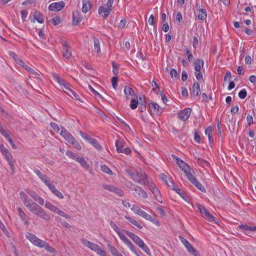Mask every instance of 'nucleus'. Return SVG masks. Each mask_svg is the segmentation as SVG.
I'll return each mask as SVG.
<instances>
[{"mask_svg":"<svg viewBox=\"0 0 256 256\" xmlns=\"http://www.w3.org/2000/svg\"><path fill=\"white\" fill-rule=\"evenodd\" d=\"M26 236L34 246L40 248H44L46 250L52 254L56 252L55 249L50 246L46 242L38 238L34 234L28 232L26 234Z\"/></svg>","mask_w":256,"mask_h":256,"instance_id":"nucleus-1","label":"nucleus"},{"mask_svg":"<svg viewBox=\"0 0 256 256\" xmlns=\"http://www.w3.org/2000/svg\"><path fill=\"white\" fill-rule=\"evenodd\" d=\"M28 209L34 214L45 221L50 220V216L36 202H34L33 204H32L28 208Z\"/></svg>","mask_w":256,"mask_h":256,"instance_id":"nucleus-2","label":"nucleus"},{"mask_svg":"<svg viewBox=\"0 0 256 256\" xmlns=\"http://www.w3.org/2000/svg\"><path fill=\"white\" fill-rule=\"evenodd\" d=\"M127 172L131 178L139 184H144V182L146 181L149 178L144 172H138V171L132 172L128 170Z\"/></svg>","mask_w":256,"mask_h":256,"instance_id":"nucleus-3","label":"nucleus"},{"mask_svg":"<svg viewBox=\"0 0 256 256\" xmlns=\"http://www.w3.org/2000/svg\"><path fill=\"white\" fill-rule=\"evenodd\" d=\"M120 239L123 241V242L127 245L130 249L137 256H140L139 254L140 252V250L134 246L132 242L121 232L118 234Z\"/></svg>","mask_w":256,"mask_h":256,"instance_id":"nucleus-4","label":"nucleus"},{"mask_svg":"<svg viewBox=\"0 0 256 256\" xmlns=\"http://www.w3.org/2000/svg\"><path fill=\"white\" fill-rule=\"evenodd\" d=\"M120 239L123 241V242L127 245L130 249L137 256H140L139 254L140 252V250L134 246L132 242L121 232L118 234Z\"/></svg>","mask_w":256,"mask_h":256,"instance_id":"nucleus-5","label":"nucleus"},{"mask_svg":"<svg viewBox=\"0 0 256 256\" xmlns=\"http://www.w3.org/2000/svg\"><path fill=\"white\" fill-rule=\"evenodd\" d=\"M179 238L182 242L184 244L189 252L193 254L194 256H200V254L196 248H194L186 238H184L182 236H179Z\"/></svg>","mask_w":256,"mask_h":256,"instance_id":"nucleus-6","label":"nucleus"},{"mask_svg":"<svg viewBox=\"0 0 256 256\" xmlns=\"http://www.w3.org/2000/svg\"><path fill=\"white\" fill-rule=\"evenodd\" d=\"M237 230H241L246 235L252 236L251 232L256 231V226H250L246 224H240L237 228Z\"/></svg>","mask_w":256,"mask_h":256,"instance_id":"nucleus-7","label":"nucleus"},{"mask_svg":"<svg viewBox=\"0 0 256 256\" xmlns=\"http://www.w3.org/2000/svg\"><path fill=\"white\" fill-rule=\"evenodd\" d=\"M149 110L150 114L158 115L162 112V108L155 102H150L148 104Z\"/></svg>","mask_w":256,"mask_h":256,"instance_id":"nucleus-8","label":"nucleus"},{"mask_svg":"<svg viewBox=\"0 0 256 256\" xmlns=\"http://www.w3.org/2000/svg\"><path fill=\"white\" fill-rule=\"evenodd\" d=\"M102 188L106 190L114 192L120 196H122L124 194V191L122 189L111 184H103Z\"/></svg>","mask_w":256,"mask_h":256,"instance_id":"nucleus-9","label":"nucleus"},{"mask_svg":"<svg viewBox=\"0 0 256 256\" xmlns=\"http://www.w3.org/2000/svg\"><path fill=\"white\" fill-rule=\"evenodd\" d=\"M62 46L63 57L68 60L70 59L72 57V51L70 46L65 41L62 42Z\"/></svg>","mask_w":256,"mask_h":256,"instance_id":"nucleus-10","label":"nucleus"},{"mask_svg":"<svg viewBox=\"0 0 256 256\" xmlns=\"http://www.w3.org/2000/svg\"><path fill=\"white\" fill-rule=\"evenodd\" d=\"M198 208L200 212L203 215V216H204L210 222L214 221V216L210 214L206 208L200 204H198Z\"/></svg>","mask_w":256,"mask_h":256,"instance_id":"nucleus-11","label":"nucleus"},{"mask_svg":"<svg viewBox=\"0 0 256 256\" xmlns=\"http://www.w3.org/2000/svg\"><path fill=\"white\" fill-rule=\"evenodd\" d=\"M65 2L63 1L52 3L48 6V10L52 12H58L64 8Z\"/></svg>","mask_w":256,"mask_h":256,"instance_id":"nucleus-12","label":"nucleus"},{"mask_svg":"<svg viewBox=\"0 0 256 256\" xmlns=\"http://www.w3.org/2000/svg\"><path fill=\"white\" fill-rule=\"evenodd\" d=\"M132 190L134 191V194L135 196H138L144 198H146L148 197L147 193L138 186L132 184Z\"/></svg>","mask_w":256,"mask_h":256,"instance_id":"nucleus-13","label":"nucleus"},{"mask_svg":"<svg viewBox=\"0 0 256 256\" xmlns=\"http://www.w3.org/2000/svg\"><path fill=\"white\" fill-rule=\"evenodd\" d=\"M192 111V110L190 108H186L178 113V118L181 120L186 121L190 117Z\"/></svg>","mask_w":256,"mask_h":256,"instance_id":"nucleus-14","label":"nucleus"},{"mask_svg":"<svg viewBox=\"0 0 256 256\" xmlns=\"http://www.w3.org/2000/svg\"><path fill=\"white\" fill-rule=\"evenodd\" d=\"M172 156L174 158L176 159L177 164L182 170L184 172H186L187 170H189L190 168V166L180 158L176 157L174 154H172Z\"/></svg>","mask_w":256,"mask_h":256,"instance_id":"nucleus-15","label":"nucleus"},{"mask_svg":"<svg viewBox=\"0 0 256 256\" xmlns=\"http://www.w3.org/2000/svg\"><path fill=\"white\" fill-rule=\"evenodd\" d=\"M28 195L34 199V200L38 202L40 204L43 206L44 204V200L39 196L38 194L34 191H32L30 190H26Z\"/></svg>","mask_w":256,"mask_h":256,"instance_id":"nucleus-16","label":"nucleus"},{"mask_svg":"<svg viewBox=\"0 0 256 256\" xmlns=\"http://www.w3.org/2000/svg\"><path fill=\"white\" fill-rule=\"evenodd\" d=\"M82 243L90 248L91 250L94 251H98V245L96 244H94L90 241H88L87 240L82 238L80 240Z\"/></svg>","mask_w":256,"mask_h":256,"instance_id":"nucleus-17","label":"nucleus"},{"mask_svg":"<svg viewBox=\"0 0 256 256\" xmlns=\"http://www.w3.org/2000/svg\"><path fill=\"white\" fill-rule=\"evenodd\" d=\"M20 195L22 202L26 208H28L32 204H33L34 202L32 200H31L24 192H20Z\"/></svg>","mask_w":256,"mask_h":256,"instance_id":"nucleus-18","label":"nucleus"},{"mask_svg":"<svg viewBox=\"0 0 256 256\" xmlns=\"http://www.w3.org/2000/svg\"><path fill=\"white\" fill-rule=\"evenodd\" d=\"M2 153L10 164L11 170H13L14 168V165L12 161L13 158L11 154L8 149H6V150H4Z\"/></svg>","mask_w":256,"mask_h":256,"instance_id":"nucleus-19","label":"nucleus"},{"mask_svg":"<svg viewBox=\"0 0 256 256\" xmlns=\"http://www.w3.org/2000/svg\"><path fill=\"white\" fill-rule=\"evenodd\" d=\"M34 172L46 185L50 181V180L48 178V176L46 174H42L39 170L36 169Z\"/></svg>","mask_w":256,"mask_h":256,"instance_id":"nucleus-20","label":"nucleus"},{"mask_svg":"<svg viewBox=\"0 0 256 256\" xmlns=\"http://www.w3.org/2000/svg\"><path fill=\"white\" fill-rule=\"evenodd\" d=\"M195 14L197 15L198 20H206L207 16L206 11L204 8L198 9Z\"/></svg>","mask_w":256,"mask_h":256,"instance_id":"nucleus-21","label":"nucleus"},{"mask_svg":"<svg viewBox=\"0 0 256 256\" xmlns=\"http://www.w3.org/2000/svg\"><path fill=\"white\" fill-rule=\"evenodd\" d=\"M204 61L202 59L198 58L194 62V69L195 71L198 72L204 67Z\"/></svg>","mask_w":256,"mask_h":256,"instance_id":"nucleus-22","label":"nucleus"},{"mask_svg":"<svg viewBox=\"0 0 256 256\" xmlns=\"http://www.w3.org/2000/svg\"><path fill=\"white\" fill-rule=\"evenodd\" d=\"M82 20V18L78 11H75L72 14V24L74 26L78 25Z\"/></svg>","mask_w":256,"mask_h":256,"instance_id":"nucleus-23","label":"nucleus"},{"mask_svg":"<svg viewBox=\"0 0 256 256\" xmlns=\"http://www.w3.org/2000/svg\"><path fill=\"white\" fill-rule=\"evenodd\" d=\"M138 103H140L138 110L141 112H144L145 111L146 107V104L145 97L144 96L142 95L139 97Z\"/></svg>","mask_w":256,"mask_h":256,"instance_id":"nucleus-24","label":"nucleus"},{"mask_svg":"<svg viewBox=\"0 0 256 256\" xmlns=\"http://www.w3.org/2000/svg\"><path fill=\"white\" fill-rule=\"evenodd\" d=\"M111 9H108L104 6H100L98 8V14H102V16L104 18H106L110 13Z\"/></svg>","mask_w":256,"mask_h":256,"instance_id":"nucleus-25","label":"nucleus"},{"mask_svg":"<svg viewBox=\"0 0 256 256\" xmlns=\"http://www.w3.org/2000/svg\"><path fill=\"white\" fill-rule=\"evenodd\" d=\"M200 91V85L199 82H194L192 88V94L194 96H198Z\"/></svg>","mask_w":256,"mask_h":256,"instance_id":"nucleus-26","label":"nucleus"},{"mask_svg":"<svg viewBox=\"0 0 256 256\" xmlns=\"http://www.w3.org/2000/svg\"><path fill=\"white\" fill-rule=\"evenodd\" d=\"M92 8L90 0H82V12L86 13Z\"/></svg>","mask_w":256,"mask_h":256,"instance_id":"nucleus-27","label":"nucleus"},{"mask_svg":"<svg viewBox=\"0 0 256 256\" xmlns=\"http://www.w3.org/2000/svg\"><path fill=\"white\" fill-rule=\"evenodd\" d=\"M184 173L186 174L188 180L192 183L196 179V177L194 174V170L190 168L189 170H187L186 172H184Z\"/></svg>","mask_w":256,"mask_h":256,"instance_id":"nucleus-28","label":"nucleus"},{"mask_svg":"<svg viewBox=\"0 0 256 256\" xmlns=\"http://www.w3.org/2000/svg\"><path fill=\"white\" fill-rule=\"evenodd\" d=\"M76 161L80 164L82 168H85L88 170H90V165L83 157L80 156L79 158H76Z\"/></svg>","mask_w":256,"mask_h":256,"instance_id":"nucleus-29","label":"nucleus"},{"mask_svg":"<svg viewBox=\"0 0 256 256\" xmlns=\"http://www.w3.org/2000/svg\"><path fill=\"white\" fill-rule=\"evenodd\" d=\"M88 142L92 145L97 150H102V146L96 139L90 137Z\"/></svg>","mask_w":256,"mask_h":256,"instance_id":"nucleus-30","label":"nucleus"},{"mask_svg":"<svg viewBox=\"0 0 256 256\" xmlns=\"http://www.w3.org/2000/svg\"><path fill=\"white\" fill-rule=\"evenodd\" d=\"M34 17L40 24H42L44 22V16L38 11L34 12Z\"/></svg>","mask_w":256,"mask_h":256,"instance_id":"nucleus-31","label":"nucleus"},{"mask_svg":"<svg viewBox=\"0 0 256 256\" xmlns=\"http://www.w3.org/2000/svg\"><path fill=\"white\" fill-rule=\"evenodd\" d=\"M108 248L113 256H122V254L118 250L110 244H108Z\"/></svg>","mask_w":256,"mask_h":256,"instance_id":"nucleus-32","label":"nucleus"},{"mask_svg":"<svg viewBox=\"0 0 256 256\" xmlns=\"http://www.w3.org/2000/svg\"><path fill=\"white\" fill-rule=\"evenodd\" d=\"M166 182L168 186L172 190L174 191H179L180 192L181 189H180L178 188V186L174 182L173 180L170 179L168 181L166 180Z\"/></svg>","mask_w":256,"mask_h":256,"instance_id":"nucleus-33","label":"nucleus"},{"mask_svg":"<svg viewBox=\"0 0 256 256\" xmlns=\"http://www.w3.org/2000/svg\"><path fill=\"white\" fill-rule=\"evenodd\" d=\"M45 206L47 208L49 209L51 211H52L55 213H56L58 212V210H59L58 208L54 206L53 204H52L51 202H50L48 201H46V202L45 204Z\"/></svg>","mask_w":256,"mask_h":256,"instance_id":"nucleus-34","label":"nucleus"},{"mask_svg":"<svg viewBox=\"0 0 256 256\" xmlns=\"http://www.w3.org/2000/svg\"><path fill=\"white\" fill-rule=\"evenodd\" d=\"M124 92L126 98H129V96H132L134 94V90L129 86H126L124 88Z\"/></svg>","mask_w":256,"mask_h":256,"instance_id":"nucleus-35","label":"nucleus"},{"mask_svg":"<svg viewBox=\"0 0 256 256\" xmlns=\"http://www.w3.org/2000/svg\"><path fill=\"white\" fill-rule=\"evenodd\" d=\"M124 218L128 220L131 224L138 227V228L141 229L142 228V226L140 224H139L137 221L134 220L131 217L128 216H126Z\"/></svg>","mask_w":256,"mask_h":256,"instance_id":"nucleus-36","label":"nucleus"},{"mask_svg":"<svg viewBox=\"0 0 256 256\" xmlns=\"http://www.w3.org/2000/svg\"><path fill=\"white\" fill-rule=\"evenodd\" d=\"M192 184L199 190L202 192H206V189L204 186L197 179L196 180L192 182Z\"/></svg>","mask_w":256,"mask_h":256,"instance_id":"nucleus-37","label":"nucleus"},{"mask_svg":"<svg viewBox=\"0 0 256 256\" xmlns=\"http://www.w3.org/2000/svg\"><path fill=\"white\" fill-rule=\"evenodd\" d=\"M144 184L146 185L150 190L156 186V185L152 182L151 178L149 177L147 180L144 182Z\"/></svg>","mask_w":256,"mask_h":256,"instance_id":"nucleus-38","label":"nucleus"},{"mask_svg":"<svg viewBox=\"0 0 256 256\" xmlns=\"http://www.w3.org/2000/svg\"><path fill=\"white\" fill-rule=\"evenodd\" d=\"M54 78L56 80V82L58 83V84L62 86L64 84H65L66 82L64 79L62 78L59 76L58 74H54L53 75Z\"/></svg>","mask_w":256,"mask_h":256,"instance_id":"nucleus-39","label":"nucleus"},{"mask_svg":"<svg viewBox=\"0 0 256 256\" xmlns=\"http://www.w3.org/2000/svg\"><path fill=\"white\" fill-rule=\"evenodd\" d=\"M124 146V142L121 140H118L116 143V150L118 152H121Z\"/></svg>","mask_w":256,"mask_h":256,"instance_id":"nucleus-40","label":"nucleus"},{"mask_svg":"<svg viewBox=\"0 0 256 256\" xmlns=\"http://www.w3.org/2000/svg\"><path fill=\"white\" fill-rule=\"evenodd\" d=\"M138 98L136 96V98L132 99L130 104V107L132 110H134L138 107Z\"/></svg>","mask_w":256,"mask_h":256,"instance_id":"nucleus-41","label":"nucleus"},{"mask_svg":"<svg viewBox=\"0 0 256 256\" xmlns=\"http://www.w3.org/2000/svg\"><path fill=\"white\" fill-rule=\"evenodd\" d=\"M197 163L202 167L209 166H210L209 162L202 158H198Z\"/></svg>","mask_w":256,"mask_h":256,"instance_id":"nucleus-42","label":"nucleus"},{"mask_svg":"<svg viewBox=\"0 0 256 256\" xmlns=\"http://www.w3.org/2000/svg\"><path fill=\"white\" fill-rule=\"evenodd\" d=\"M101 170L103 172L106 173L110 176L113 174L112 172L107 166L105 164H103L101 166Z\"/></svg>","mask_w":256,"mask_h":256,"instance_id":"nucleus-43","label":"nucleus"},{"mask_svg":"<svg viewBox=\"0 0 256 256\" xmlns=\"http://www.w3.org/2000/svg\"><path fill=\"white\" fill-rule=\"evenodd\" d=\"M25 68L30 74H32L34 77L38 78L40 76V74L38 72L28 66H26Z\"/></svg>","mask_w":256,"mask_h":256,"instance_id":"nucleus-44","label":"nucleus"},{"mask_svg":"<svg viewBox=\"0 0 256 256\" xmlns=\"http://www.w3.org/2000/svg\"><path fill=\"white\" fill-rule=\"evenodd\" d=\"M94 49L98 53L100 50V42L98 38H94Z\"/></svg>","mask_w":256,"mask_h":256,"instance_id":"nucleus-45","label":"nucleus"},{"mask_svg":"<svg viewBox=\"0 0 256 256\" xmlns=\"http://www.w3.org/2000/svg\"><path fill=\"white\" fill-rule=\"evenodd\" d=\"M68 96L72 98H76V100H80L78 95L72 90H70L69 92H65Z\"/></svg>","mask_w":256,"mask_h":256,"instance_id":"nucleus-46","label":"nucleus"},{"mask_svg":"<svg viewBox=\"0 0 256 256\" xmlns=\"http://www.w3.org/2000/svg\"><path fill=\"white\" fill-rule=\"evenodd\" d=\"M139 247L141 248L147 254H148L150 256H151L150 250L144 244V242H142V244H140V246Z\"/></svg>","mask_w":256,"mask_h":256,"instance_id":"nucleus-47","label":"nucleus"},{"mask_svg":"<svg viewBox=\"0 0 256 256\" xmlns=\"http://www.w3.org/2000/svg\"><path fill=\"white\" fill-rule=\"evenodd\" d=\"M139 247L141 248L147 254H148L150 256H151L150 250L144 244V242H142V244H140V246Z\"/></svg>","mask_w":256,"mask_h":256,"instance_id":"nucleus-48","label":"nucleus"},{"mask_svg":"<svg viewBox=\"0 0 256 256\" xmlns=\"http://www.w3.org/2000/svg\"><path fill=\"white\" fill-rule=\"evenodd\" d=\"M66 154L68 157L72 158L73 160H76V158H79L80 156H78L76 154L73 153L70 150H67L66 152Z\"/></svg>","mask_w":256,"mask_h":256,"instance_id":"nucleus-49","label":"nucleus"},{"mask_svg":"<svg viewBox=\"0 0 256 256\" xmlns=\"http://www.w3.org/2000/svg\"><path fill=\"white\" fill-rule=\"evenodd\" d=\"M49 22H52L54 26H57L60 22L59 16H56L50 20Z\"/></svg>","mask_w":256,"mask_h":256,"instance_id":"nucleus-50","label":"nucleus"},{"mask_svg":"<svg viewBox=\"0 0 256 256\" xmlns=\"http://www.w3.org/2000/svg\"><path fill=\"white\" fill-rule=\"evenodd\" d=\"M88 86L90 91L94 94V96L96 97L102 98V95L100 94H99L97 91H96L91 85L88 84Z\"/></svg>","mask_w":256,"mask_h":256,"instance_id":"nucleus-51","label":"nucleus"},{"mask_svg":"<svg viewBox=\"0 0 256 256\" xmlns=\"http://www.w3.org/2000/svg\"><path fill=\"white\" fill-rule=\"evenodd\" d=\"M110 224L111 227L117 234H118L120 232V228L118 226H117L114 222L110 221Z\"/></svg>","mask_w":256,"mask_h":256,"instance_id":"nucleus-52","label":"nucleus"},{"mask_svg":"<svg viewBox=\"0 0 256 256\" xmlns=\"http://www.w3.org/2000/svg\"><path fill=\"white\" fill-rule=\"evenodd\" d=\"M17 210L18 211V216L20 217L21 220H24V218H26V216L25 213L20 208H18Z\"/></svg>","mask_w":256,"mask_h":256,"instance_id":"nucleus-53","label":"nucleus"},{"mask_svg":"<svg viewBox=\"0 0 256 256\" xmlns=\"http://www.w3.org/2000/svg\"><path fill=\"white\" fill-rule=\"evenodd\" d=\"M154 195L158 202L160 203H162V197L159 190H157V192H156V193L154 194Z\"/></svg>","mask_w":256,"mask_h":256,"instance_id":"nucleus-54","label":"nucleus"},{"mask_svg":"<svg viewBox=\"0 0 256 256\" xmlns=\"http://www.w3.org/2000/svg\"><path fill=\"white\" fill-rule=\"evenodd\" d=\"M70 144H71L74 147V148L78 150H80L82 148L79 142L75 139V138H74V140H72V142H71Z\"/></svg>","mask_w":256,"mask_h":256,"instance_id":"nucleus-55","label":"nucleus"},{"mask_svg":"<svg viewBox=\"0 0 256 256\" xmlns=\"http://www.w3.org/2000/svg\"><path fill=\"white\" fill-rule=\"evenodd\" d=\"M186 54L188 56V60L190 62L194 60V56L190 51L188 48H186Z\"/></svg>","mask_w":256,"mask_h":256,"instance_id":"nucleus-56","label":"nucleus"},{"mask_svg":"<svg viewBox=\"0 0 256 256\" xmlns=\"http://www.w3.org/2000/svg\"><path fill=\"white\" fill-rule=\"evenodd\" d=\"M142 218H144L148 220H150L151 222H152L154 223L155 222V220L150 215L148 214L146 212H145Z\"/></svg>","mask_w":256,"mask_h":256,"instance_id":"nucleus-57","label":"nucleus"},{"mask_svg":"<svg viewBox=\"0 0 256 256\" xmlns=\"http://www.w3.org/2000/svg\"><path fill=\"white\" fill-rule=\"evenodd\" d=\"M247 95V92L245 89L242 90L238 93V96L242 99L244 98Z\"/></svg>","mask_w":256,"mask_h":256,"instance_id":"nucleus-58","label":"nucleus"},{"mask_svg":"<svg viewBox=\"0 0 256 256\" xmlns=\"http://www.w3.org/2000/svg\"><path fill=\"white\" fill-rule=\"evenodd\" d=\"M194 75L198 80H203V76L200 70L198 72L196 71L194 72Z\"/></svg>","mask_w":256,"mask_h":256,"instance_id":"nucleus-59","label":"nucleus"},{"mask_svg":"<svg viewBox=\"0 0 256 256\" xmlns=\"http://www.w3.org/2000/svg\"><path fill=\"white\" fill-rule=\"evenodd\" d=\"M118 78L117 76H114L112 78V87L116 90L118 86Z\"/></svg>","mask_w":256,"mask_h":256,"instance_id":"nucleus-60","label":"nucleus"},{"mask_svg":"<svg viewBox=\"0 0 256 256\" xmlns=\"http://www.w3.org/2000/svg\"><path fill=\"white\" fill-rule=\"evenodd\" d=\"M56 214H58L60 216L66 218H70V216L68 214H67L66 213H65L63 211L61 210L60 208Z\"/></svg>","mask_w":256,"mask_h":256,"instance_id":"nucleus-61","label":"nucleus"},{"mask_svg":"<svg viewBox=\"0 0 256 256\" xmlns=\"http://www.w3.org/2000/svg\"><path fill=\"white\" fill-rule=\"evenodd\" d=\"M96 252L100 256H106V252L104 250H102L100 246H98V250L96 251Z\"/></svg>","mask_w":256,"mask_h":256,"instance_id":"nucleus-62","label":"nucleus"},{"mask_svg":"<svg viewBox=\"0 0 256 256\" xmlns=\"http://www.w3.org/2000/svg\"><path fill=\"white\" fill-rule=\"evenodd\" d=\"M205 134L206 136H208V137L212 135V130L211 126L207 128L205 130Z\"/></svg>","mask_w":256,"mask_h":256,"instance_id":"nucleus-63","label":"nucleus"},{"mask_svg":"<svg viewBox=\"0 0 256 256\" xmlns=\"http://www.w3.org/2000/svg\"><path fill=\"white\" fill-rule=\"evenodd\" d=\"M170 74L172 78H176L178 77V73L176 70L174 68H172V70H171Z\"/></svg>","mask_w":256,"mask_h":256,"instance_id":"nucleus-64","label":"nucleus"}]
</instances>
